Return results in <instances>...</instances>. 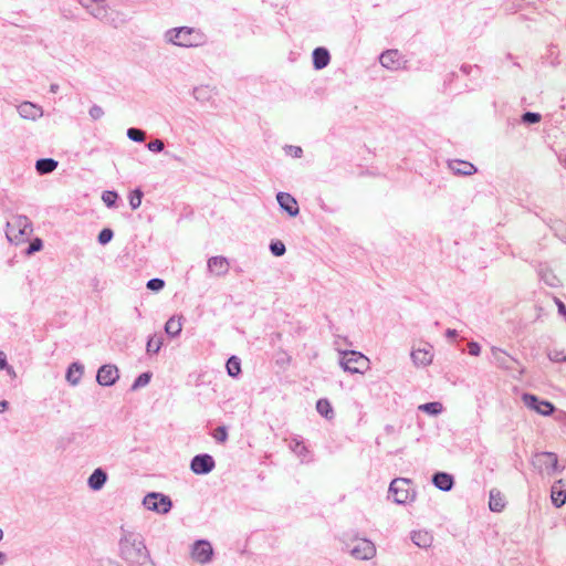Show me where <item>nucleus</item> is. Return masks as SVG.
Listing matches in <instances>:
<instances>
[{"instance_id":"nucleus-1","label":"nucleus","mask_w":566,"mask_h":566,"mask_svg":"<svg viewBox=\"0 0 566 566\" xmlns=\"http://www.w3.org/2000/svg\"><path fill=\"white\" fill-rule=\"evenodd\" d=\"M32 233L31 222L27 217L18 216L7 223V238L10 242L19 244Z\"/></svg>"},{"instance_id":"nucleus-2","label":"nucleus","mask_w":566,"mask_h":566,"mask_svg":"<svg viewBox=\"0 0 566 566\" xmlns=\"http://www.w3.org/2000/svg\"><path fill=\"white\" fill-rule=\"evenodd\" d=\"M533 467L542 474L552 476L563 471L558 464V457L554 452H537L532 458Z\"/></svg>"},{"instance_id":"nucleus-3","label":"nucleus","mask_w":566,"mask_h":566,"mask_svg":"<svg viewBox=\"0 0 566 566\" xmlns=\"http://www.w3.org/2000/svg\"><path fill=\"white\" fill-rule=\"evenodd\" d=\"M168 40L179 46H196L201 43V33L192 28L181 27L167 33Z\"/></svg>"},{"instance_id":"nucleus-4","label":"nucleus","mask_w":566,"mask_h":566,"mask_svg":"<svg viewBox=\"0 0 566 566\" xmlns=\"http://www.w3.org/2000/svg\"><path fill=\"white\" fill-rule=\"evenodd\" d=\"M340 366L352 374H364L369 368V359L355 350L343 353Z\"/></svg>"},{"instance_id":"nucleus-5","label":"nucleus","mask_w":566,"mask_h":566,"mask_svg":"<svg viewBox=\"0 0 566 566\" xmlns=\"http://www.w3.org/2000/svg\"><path fill=\"white\" fill-rule=\"evenodd\" d=\"M124 535L120 539V553L128 560H136L139 558L140 548L138 542V534L126 531L123 527Z\"/></svg>"},{"instance_id":"nucleus-6","label":"nucleus","mask_w":566,"mask_h":566,"mask_svg":"<svg viewBox=\"0 0 566 566\" xmlns=\"http://www.w3.org/2000/svg\"><path fill=\"white\" fill-rule=\"evenodd\" d=\"M144 506L158 514H166L170 511L172 503L169 496L151 492L144 496Z\"/></svg>"},{"instance_id":"nucleus-7","label":"nucleus","mask_w":566,"mask_h":566,"mask_svg":"<svg viewBox=\"0 0 566 566\" xmlns=\"http://www.w3.org/2000/svg\"><path fill=\"white\" fill-rule=\"evenodd\" d=\"M409 480L395 479L391 481L389 492L392 494L394 500L398 504H403L410 499Z\"/></svg>"},{"instance_id":"nucleus-8","label":"nucleus","mask_w":566,"mask_h":566,"mask_svg":"<svg viewBox=\"0 0 566 566\" xmlns=\"http://www.w3.org/2000/svg\"><path fill=\"white\" fill-rule=\"evenodd\" d=\"M524 405L543 416H549L554 412V406L546 400H539L535 395L524 394L522 397Z\"/></svg>"},{"instance_id":"nucleus-9","label":"nucleus","mask_w":566,"mask_h":566,"mask_svg":"<svg viewBox=\"0 0 566 566\" xmlns=\"http://www.w3.org/2000/svg\"><path fill=\"white\" fill-rule=\"evenodd\" d=\"M118 377V369L115 365H103L97 370L96 380L101 386H112Z\"/></svg>"},{"instance_id":"nucleus-10","label":"nucleus","mask_w":566,"mask_h":566,"mask_svg":"<svg viewBox=\"0 0 566 566\" xmlns=\"http://www.w3.org/2000/svg\"><path fill=\"white\" fill-rule=\"evenodd\" d=\"M190 467L196 474H207L213 470L214 461L209 454H200L192 459Z\"/></svg>"},{"instance_id":"nucleus-11","label":"nucleus","mask_w":566,"mask_h":566,"mask_svg":"<svg viewBox=\"0 0 566 566\" xmlns=\"http://www.w3.org/2000/svg\"><path fill=\"white\" fill-rule=\"evenodd\" d=\"M375 545L368 539L359 541L353 548L352 555L357 559H370L375 556Z\"/></svg>"},{"instance_id":"nucleus-12","label":"nucleus","mask_w":566,"mask_h":566,"mask_svg":"<svg viewBox=\"0 0 566 566\" xmlns=\"http://www.w3.org/2000/svg\"><path fill=\"white\" fill-rule=\"evenodd\" d=\"M552 503L556 507H562L566 502V481L557 480L551 489Z\"/></svg>"},{"instance_id":"nucleus-13","label":"nucleus","mask_w":566,"mask_h":566,"mask_svg":"<svg viewBox=\"0 0 566 566\" xmlns=\"http://www.w3.org/2000/svg\"><path fill=\"white\" fill-rule=\"evenodd\" d=\"M277 202L280 207L289 213L291 217H295L298 214V205L294 197H292L287 192H279L276 196Z\"/></svg>"},{"instance_id":"nucleus-14","label":"nucleus","mask_w":566,"mask_h":566,"mask_svg":"<svg viewBox=\"0 0 566 566\" xmlns=\"http://www.w3.org/2000/svg\"><path fill=\"white\" fill-rule=\"evenodd\" d=\"M192 557L199 563H206L210 560L212 555V547L210 543L206 541H198L192 548Z\"/></svg>"},{"instance_id":"nucleus-15","label":"nucleus","mask_w":566,"mask_h":566,"mask_svg":"<svg viewBox=\"0 0 566 566\" xmlns=\"http://www.w3.org/2000/svg\"><path fill=\"white\" fill-rule=\"evenodd\" d=\"M379 61L382 66L390 69V70H397L403 63L398 50H388V51L384 52L380 55Z\"/></svg>"},{"instance_id":"nucleus-16","label":"nucleus","mask_w":566,"mask_h":566,"mask_svg":"<svg viewBox=\"0 0 566 566\" xmlns=\"http://www.w3.org/2000/svg\"><path fill=\"white\" fill-rule=\"evenodd\" d=\"M18 112L22 118L30 120H35L43 115L42 108L30 102L21 103L18 106Z\"/></svg>"},{"instance_id":"nucleus-17","label":"nucleus","mask_w":566,"mask_h":566,"mask_svg":"<svg viewBox=\"0 0 566 566\" xmlns=\"http://www.w3.org/2000/svg\"><path fill=\"white\" fill-rule=\"evenodd\" d=\"M208 269L216 275H224L229 271V262L223 256H212L208 260Z\"/></svg>"},{"instance_id":"nucleus-18","label":"nucleus","mask_w":566,"mask_h":566,"mask_svg":"<svg viewBox=\"0 0 566 566\" xmlns=\"http://www.w3.org/2000/svg\"><path fill=\"white\" fill-rule=\"evenodd\" d=\"M106 481L107 473L103 469L98 468L90 475L87 484L93 491H99L105 485Z\"/></svg>"},{"instance_id":"nucleus-19","label":"nucleus","mask_w":566,"mask_h":566,"mask_svg":"<svg viewBox=\"0 0 566 566\" xmlns=\"http://www.w3.org/2000/svg\"><path fill=\"white\" fill-rule=\"evenodd\" d=\"M411 358L418 366H428L432 361L433 354L431 348H418L411 352Z\"/></svg>"},{"instance_id":"nucleus-20","label":"nucleus","mask_w":566,"mask_h":566,"mask_svg":"<svg viewBox=\"0 0 566 566\" xmlns=\"http://www.w3.org/2000/svg\"><path fill=\"white\" fill-rule=\"evenodd\" d=\"M489 507L492 512H502L505 507V499L496 489L490 491Z\"/></svg>"},{"instance_id":"nucleus-21","label":"nucleus","mask_w":566,"mask_h":566,"mask_svg":"<svg viewBox=\"0 0 566 566\" xmlns=\"http://www.w3.org/2000/svg\"><path fill=\"white\" fill-rule=\"evenodd\" d=\"M449 167L455 172V174H459V175H464V176H469V175H472L476 171L475 167L469 163V161H464V160H454V161H451L449 164Z\"/></svg>"},{"instance_id":"nucleus-22","label":"nucleus","mask_w":566,"mask_h":566,"mask_svg":"<svg viewBox=\"0 0 566 566\" xmlns=\"http://www.w3.org/2000/svg\"><path fill=\"white\" fill-rule=\"evenodd\" d=\"M433 484L441 491H450L453 485V479L450 474L439 472L433 475Z\"/></svg>"},{"instance_id":"nucleus-23","label":"nucleus","mask_w":566,"mask_h":566,"mask_svg":"<svg viewBox=\"0 0 566 566\" xmlns=\"http://www.w3.org/2000/svg\"><path fill=\"white\" fill-rule=\"evenodd\" d=\"M329 62L328 51L324 48H317L313 52V63L316 70L325 67Z\"/></svg>"},{"instance_id":"nucleus-24","label":"nucleus","mask_w":566,"mask_h":566,"mask_svg":"<svg viewBox=\"0 0 566 566\" xmlns=\"http://www.w3.org/2000/svg\"><path fill=\"white\" fill-rule=\"evenodd\" d=\"M412 542L421 548H428L432 545L433 537L427 531H418L412 534Z\"/></svg>"},{"instance_id":"nucleus-25","label":"nucleus","mask_w":566,"mask_h":566,"mask_svg":"<svg viewBox=\"0 0 566 566\" xmlns=\"http://www.w3.org/2000/svg\"><path fill=\"white\" fill-rule=\"evenodd\" d=\"M83 375V366L78 363H73L70 365L66 371V380L75 386L80 382Z\"/></svg>"},{"instance_id":"nucleus-26","label":"nucleus","mask_w":566,"mask_h":566,"mask_svg":"<svg viewBox=\"0 0 566 566\" xmlns=\"http://www.w3.org/2000/svg\"><path fill=\"white\" fill-rule=\"evenodd\" d=\"M193 95L199 102H208L214 95V88L209 85H200L193 90Z\"/></svg>"},{"instance_id":"nucleus-27","label":"nucleus","mask_w":566,"mask_h":566,"mask_svg":"<svg viewBox=\"0 0 566 566\" xmlns=\"http://www.w3.org/2000/svg\"><path fill=\"white\" fill-rule=\"evenodd\" d=\"M57 167V161L52 158L39 159L35 164L36 171L41 175L52 172Z\"/></svg>"},{"instance_id":"nucleus-28","label":"nucleus","mask_w":566,"mask_h":566,"mask_svg":"<svg viewBox=\"0 0 566 566\" xmlns=\"http://www.w3.org/2000/svg\"><path fill=\"white\" fill-rule=\"evenodd\" d=\"M316 410L326 419H332L334 417L333 408L327 399H319L316 403Z\"/></svg>"},{"instance_id":"nucleus-29","label":"nucleus","mask_w":566,"mask_h":566,"mask_svg":"<svg viewBox=\"0 0 566 566\" xmlns=\"http://www.w3.org/2000/svg\"><path fill=\"white\" fill-rule=\"evenodd\" d=\"M166 333L171 336H177L181 332L180 318L171 317L165 325Z\"/></svg>"},{"instance_id":"nucleus-30","label":"nucleus","mask_w":566,"mask_h":566,"mask_svg":"<svg viewBox=\"0 0 566 566\" xmlns=\"http://www.w3.org/2000/svg\"><path fill=\"white\" fill-rule=\"evenodd\" d=\"M227 370L230 376H238L241 371L239 358H237L235 356L230 357L227 361Z\"/></svg>"},{"instance_id":"nucleus-31","label":"nucleus","mask_w":566,"mask_h":566,"mask_svg":"<svg viewBox=\"0 0 566 566\" xmlns=\"http://www.w3.org/2000/svg\"><path fill=\"white\" fill-rule=\"evenodd\" d=\"M420 410H423L430 415H439L442 411V405L440 402H428L421 405L419 407Z\"/></svg>"},{"instance_id":"nucleus-32","label":"nucleus","mask_w":566,"mask_h":566,"mask_svg":"<svg viewBox=\"0 0 566 566\" xmlns=\"http://www.w3.org/2000/svg\"><path fill=\"white\" fill-rule=\"evenodd\" d=\"M547 356L554 363L566 361V354L563 349H552L547 353Z\"/></svg>"},{"instance_id":"nucleus-33","label":"nucleus","mask_w":566,"mask_h":566,"mask_svg":"<svg viewBox=\"0 0 566 566\" xmlns=\"http://www.w3.org/2000/svg\"><path fill=\"white\" fill-rule=\"evenodd\" d=\"M129 205L132 209H137L142 205V190L136 188L129 197Z\"/></svg>"},{"instance_id":"nucleus-34","label":"nucleus","mask_w":566,"mask_h":566,"mask_svg":"<svg viewBox=\"0 0 566 566\" xmlns=\"http://www.w3.org/2000/svg\"><path fill=\"white\" fill-rule=\"evenodd\" d=\"M118 196L115 191L106 190L102 195V200L107 207H113L117 200Z\"/></svg>"},{"instance_id":"nucleus-35","label":"nucleus","mask_w":566,"mask_h":566,"mask_svg":"<svg viewBox=\"0 0 566 566\" xmlns=\"http://www.w3.org/2000/svg\"><path fill=\"white\" fill-rule=\"evenodd\" d=\"M270 250L275 256H281L285 253V245L281 241H275L271 243Z\"/></svg>"},{"instance_id":"nucleus-36","label":"nucleus","mask_w":566,"mask_h":566,"mask_svg":"<svg viewBox=\"0 0 566 566\" xmlns=\"http://www.w3.org/2000/svg\"><path fill=\"white\" fill-rule=\"evenodd\" d=\"M213 438L218 441V442H226L227 441V438H228V432H227V429L226 427L221 426V427H218L214 431H213Z\"/></svg>"},{"instance_id":"nucleus-37","label":"nucleus","mask_w":566,"mask_h":566,"mask_svg":"<svg viewBox=\"0 0 566 566\" xmlns=\"http://www.w3.org/2000/svg\"><path fill=\"white\" fill-rule=\"evenodd\" d=\"M147 289L158 292L165 286V281L161 279H151L147 282Z\"/></svg>"},{"instance_id":"nucleus-38","label":"nucleus","mask_w":566,"mask_h":566,"mask_svg":"<svg viewBox=\"0 0 566 566\" xmlns=\"http://www.w3.org/2000/svg\"><path fill=\"white\" fill-rule=\"evenodd\" d=\"M112 238H113V231L111 229L106 228L99 232L98 242L101 244H106L112 240Z\"/></svg>"},{"instance_id":"nucleus-39","label":"nucleus","mask_w":566,"mask_h":566,"mask_svg":"<svg viewBox=\"0 0 566 566\" xmlns=\"http://www.w3.org/2000/svg\"><path fill=\"white\" fill-rule=\"evenodd\" d=\"M522 119L524 123L535 124L541 120V115L538 113L527 112L523 115Z\"/></svg>"},{"instance_id":"nucleus-40","label":"nucleus","mask_w":566,"mask_h":566,"mask_svg":"<svg viewBox=\"0 0 566 566\" xmlns=\"http://www.w3.org/2000/svg\"><path fill=\"white\" fill-rule=\"evenodd\" d=\"M161 340L159 338H150L147 342V352L148 353H157L160 349Z\"/></svg>"},{"instance_id":"nucleus-41","label":"nucleus","mask_w":566,"mask_h":566,"mask_svg":"<svg viewBox=\"0 0 566 566\" xmlns=\"http://www.w3.org/2000/svg\"><path fill=\"white\" fill-rule=\"evenodd\" d=\"M492 353H493V356H494L495 360L501 366H505V358L507 356L506 353H504L503 350H501L499 348H495V347L492 348Z\"/></svg>"},{"instance_id":"nucleus-42","label":"nucleus","mask_w":566,"mask_h":566,"mask_svg":"<svg viewBox=\"0 0 566 566\" xmlns=\"http://www.w3.org/2000/svg\"><path fill=\"white\" fill-rule=\"evenodd\" d=\"M128 137L134 142H142V129L138 128H129L127 132Z\"/></svg>"},{"instance_id":"nucleus-43","label":"nucleus","mask_w":566,"mask_h":566,"mask_svg":"<svg viewBox=\"0 0 566 566\" xmlns=\"http://www.w3.org/2000/svg\"><path fill=\"white\" fill-rule=\"evenodd\" d=\"M104 115V112L102 109V107L97 106V105H94L90 108V116L96 120V119H99L102 116Z\"/></svg>"},{"instance_id":"nucleus-44","label":"nucleus","mask_w":566,"mask_h":566,"mask_svg":"<svg viewBox=\"0 0 566 566\" xmlns=\"http://www.w3.org/2000/svg\"><path fill=\"white\" fill-rule=\"evenodd\" d=\"M148 149L151 151H160L164 148V143L160 139H155L147 145Z\"/></svg>"},{"instance_id":"nucleus-45","label":"nucleus","mask_w":566,"mask_h":566,"mask_svg":"<svg viewBox=\"0 0 566 566\" xmlns=\"http://www.w3.org/2000/svg\"><path fill=\"white\" fill-rule=\"evenodd\" d=\"M95 18L104 20L107 15V10L104 7H98L96 10L91 12Z\"/></svg>"},{"instance_id":"nucleus-46","label":"nucleus","mask_w":566,"mask_h":566,"mask_svg":"<svg viewBox=\"0 0 566 566\" xmlns=\"http://www.w3.org/2000/svg\"><path fill=\"white\" fill-rule=\"evenodd\" d=\"M468 348H469V354L472 356H478L481 350L480 345L475 342H470L468 344Z\"/></svg>"},{"instance_id":"nucleus-47","label":"nucleus","mask_w":566,"mask_h":566,"mask_svg":"<svg viewBox=\"0 0 566 566\" xmlns=\"http://www.w3.org/2000/svg\"><path fill=\"white\" fill-rule=\"evenodd\" d=\"M41 248H42V242H41V240H40V239H36V240H34V241L30 244L29 250H28V253H29V254H31V253H33V252H35V251H39Z\"/></svg>"},{"instance_id":"nucleus-48","label":"nucleus","mask_w":566,"mask_h":566,"mask_svg":"<svg viewBox=\"0 0 566 566\" xmlns=\"http://www.w3.org/2000/svg\"><path fill=\"white\" fill-rule=\"evenodd\" d=\"M556 304H557L559 314H562L564 317H566V306H565V304L562 301H559V300H556Z\"/></svg>"},{"instance_id":"nucleus-49","label":"nucleus","mask_w":566,"mask_h":566,"mask_svg":"<svg viewBox=\"0 0 566 566\" xmlns=\"http://www.w3.org/2000/svg\"><path fill=\"white\" fill-rule=\"evenodd\" d=\"M140 386H142V375H139V376L135 379V381H134V384H133V386H132V389H133V390H136V389H138Z\"/></svg>"},{"instance_id":"nucleus-50","label":"nucleus","mask_w":566,"mask_h":566,"mask_svg":"<svg viewBox=\"0 0 566 566\" xmlns=\"http://www.w3.org/2000/svg\"><path fill=\"white\" fill-rule=\"evenodd\" d=\"M7 367V359L2 352H0V370Z\"/></svg>"},{"instance_id":"nucleus-51","label":"nucleus","mask_w":566,"mask_h":566,"mask_svg":"<svg viewBox=\"0 0 566 566\" xmlns=\"http://www.w3.org/2000/svg\"><path fill=\"white\" fill-rule=\"evenodd\" d=\"M8 408V402L6 400L0 401V412L6 411Z\"/></svg>"},{"instance_id":"nucleus-52","label":"nucleus","mask_w":566,"mask_h":566,"mask_svg":"<svg viewBox=\"0 0 566 566\" xmlns=\"http://www.w3.org/2000/svg\"><path fill=\"white\" fill-rule=\"evenodd\" d=\"M151 375L149 373H144V386H146L150 380Z\"/></svg>"},{"instance_id":"nucleus-53","label":"nucleus","mask_w":566,"mask_h":566,"mask_svg":"<svg viewBox=\"0 0 566 566\" xmlns=\"http://www.w3.org/2000/svg\"><path fill=\"white\" fill-rule=\"evenodd\" d=\"M7 560V556L4 553L0 552V565H3Z\"/></svg>"},{"instance_id":"nucleus-54","label":"nucleus","mask_w":566,"mask_h":566,"mask_svg":"<svg viewBox=\"0 0 566 566\" xmlns=\"http://www.w3.org/2000/svg\"><path fill=\"white\" fill-rule=\"evenodd\" d=\"M457 335V331L455 329H448L447 331V336L448 337H454Z\"/></svg>"},{"instance_id":"nucleus-55","label":"nucleus","mask_w":566,"mask_h":566,"mask_svg":"<svg viewBox=\"0 0 566 566\" xmlns=\"http://www.w3.org/2000/svg\"><path fill=\"white\" fill-rule=\"evenodd\" d=\"M144 566H155V564L153 563V560H150V559H146V558L144 557Z\"/></svg>"},{"instance_id":"nucleus-56","label":"nucleus","mask_w":566,"mask_h":566,"mask_svg":"<svg viewBox=\"0 0 566 566\" xmlns=\"http://www.w3.org/2000/svg\"><path fill=\"white\" fill-rule=\"evenodd\" d=\"M50 90H51L52 93H56L57 90H59V85L57 84H52Z\"/></svg>"},{"instance_id":"nucleus-57","label":"nucleus","mask_w":566,"mask_h":566,"mask_svg":"<svg viewBox=\"0 0 566 566\" xmlns=\"http://www.w3.org/2000/svg\"><path fill=\"white\" fill-rule=\"evenodd\" d=\"M300 153H302L301 148H296V150H294V154H296L297 156H298Z\"/></svg>"},{"instance_id":"nucleus-58","label":"nucleus","mask_w":566,"mask_h":566,"mask_svg":"<svg viewBox=\"0 0 566 566\" xmlns=\"http://www.w3.org/2000/svg\"><path fill=\"white\" fill-rule=\"evenodd\" d=\"M3 538V532L2 530L0 528V541Z\"/></svg>"}]
</instances>
